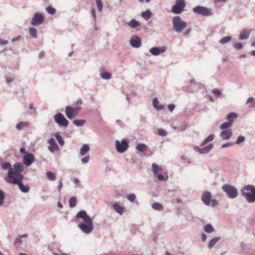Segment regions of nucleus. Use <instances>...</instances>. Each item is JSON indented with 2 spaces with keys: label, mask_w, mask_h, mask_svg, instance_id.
<instances>
[{
  "label": "nucleus",
  "mask_w": 255,
  "mask_h": 255,
  "mask_svg": "<svg viewBox=\"0 0 255 255\" xmlns=\"http://www.w3.org/2000/svg\"><path fill=\"white\" fill-rule=\"evenodd\" d=\"M29 32L30 35L33 37H37V30L33 27H30L29 28Z\"/></svg>",
  "instance_id": "obj_36"
},
{
  "label": "nucleus",
  "mask_w": 255,
  "mask_h": 255,
  "mask_svg": "<svg viewBox=\"0 0 255 255\" xmlns=\"http://www.w3.org/2000/svg\"><path fill=\"white\" fill-rule=\"evenodd\" d=\"M77 203V199L75 197H71L69 200V206L71 208L75 206Z\"/></svg>",
  "instance_id": "obj_33"
},
{
  "label": "nucleus",
  "mask_w": 255,
  "mask_h": 255,
  "mask_svg": "<svg viewBox=\"0 0 255 255\" xmlns=\"http://www.w3.org/2000/svg\"><path fill=\"white\" fill-rule=\"evenodd\" d=\"M220 240V237H216V238H214L213 239H212L209 243V245H208L209 248L211 249L215 245V244L217 242H218Z\"/></svg>",
  "instance_id": "obj_26"
},
{
  "label": "nucleus",
  "mask_w": 255,
  "mask_h": 255,
  "mask_svg": "<svg viewBox=\"0 0 255 255\" xmlns=\"http://www.w3.org/2000/svg\"><path fill=\"white\" fill-rule=\"evenodd\" d=\"M29 124L27 122H21L17 124L16 128L18 130H21L25 128L28 127Z\"/></svg>",
  "instance_id": "obj_23"
},
{
  "label": "nucleus",
  "mask_w": 255,
  "mask_h": 255,
  "mask_svg": "<svg viewBox=\"0 0 255 255\" xmlns=\"http://www.w3.org/2000/svg\"><path fill=\"white\" fill-rule=\"evenodd\" d=\"M27 236V234H24V235L19 236V238H24V237H26Z\"/></svg>",
  "instance_id": "obj_59"
},
{
  "label": "nucleus",
  "mask_w": 255,
  "mask_h": 255,
  "mask_svg": "<svg viewBox=\"0 0 255 255\" xmlns=\"http://www.w3.org/2000/svg\"><path fill=\"white\" fill-rule=\"evenodd\" d=\"M46 175L48 179L51 180H54L56 178L55 174L51 172H47Z\"/></svg>",
  "instance_id": "obj_39"
},
{
  "label": "nucleus",
  "mask_w": 255,
  "mask_h": 255,
  "mask_svg": "<svg viewBox=\"0 0 255 255\" xmlns=\"http://www.w3.org/2000/svg\"><path fill=\"white\" fill-rule=\"evenodd\" d=\"M152 207L153 209L156 210L160 211L163 209V206L162 204L159 203H154L152 204Z\"/></svg>",
  "instance_id": "obj_28"
},
{
  "label": "nucleus",
  "mask_w": 255,
  "mask_h": 255,
  "mask_svg": "<svg viewBox=\"0 0 255 255\" xmlns=\"http://www.w3.org/2000/svg\"><path fill=\"white\" fill-rule=\"evenodd\" d=\"M113 206L115 210L117 212L119 213L120 215H122L123 213L124 208L121 206H120L119 204H118V203H115L113 204Z\"/></svg>",
  "instance_id": "obj_22"
},
{
  "label": "nucleus",
  "mask_w": 255,
  "mask_h": 255,
  "mask_svg": "<svg viewBox=\"0 0 255 255\" xmlns=\"http://www.w3.org/2000/svg\"><path fill=\"white\" fill-rule=\"evenodd\" d=\"M238 117V115L237 114L235 113H232L230 114L228 116V120L229 121L228 122H231V124H232V122L233 120L236 118Z\"/></svg>",
  "instance_id": "obj_29"
},
{
  "label": "nucleus",
  "mask_w": 255,
  "mask_h": 255,
  "mask_svg": "<svg viewBox=\"0 0 255 255\" xmlns=\"http://www.w3.org/2000/svg\"><path fill=\"white\" fill-rule=\"evenodd\" d=\"M7 43V40H0V44L5 45V44H6Z\"/></svg>",
  "instance_id": "obj_54"
},
{
  "label": "nucleus",
  "mask_w": 255,
  "mask_h": 255,
  "mask_svg": "<svg viewBox=\"0 0 255 255\" xmlns=\"http://www.w3.org/2000/svg\"><path fill=\"white\" fill-rule=\"evenodd\" d=\"M247 103L254 104V99L253 98H249L247 102Z\"/></svg>",
  "instance_id": "obj_52"
},
{
  "label": "nucleus",
  "mask_w": 255,
  "mask_h": 255,
  "mask_svg": "<svg viewBox=\"0 0 255 255\" xmlns=\"http://www.w3.org/2000/svg\"><path fill=\"white\" fill-rule=\"evenodd\" d=\"M46 11L51 14H53L55 13V9L51 6H48L46 8Z\"/></svg>",
  "instance_id": "obj_42"
},
{
  "label": "nucleus",
  "mask_w": 255,
  "mask_h": 255,
  "mask_svg": "<svg viewBox=\"0 0 255 255\" xmlns=\"http://www.w3.org/2000/svg\"><path fill=\"white\" fill-rule=\"evenodd\" d=\"M211 193L210 192H205L202 196V201L207 206L213 207L217 205L218 201L215 199H211Z\"/></svg>",
  "instance_id": "obj_7"
},
{
  "label": "nucleus",
  "mask_w": 255,
  "mask_h": 255,
  "mask_svg": "<svg viewBox=\"0 0 255 255\" xmlns=\"http://www.w3.org/2000/svg\"><path fill=\"white\" fill-rule=\"evenodd\" d=\"M136 148L140 152H143L147 150V146L143 143H139L136 145Z\"/></svg>",
  "instance_id": "obj_25"
},
{
  "label": "nucleus",
  "mask_w": 255,
  "mask_h": 255,
  "mask_svg": "<svg viewBox=\"0 0 255 255\" xmlns=\"http://www.w3.org/2000/svg\"><path fill=\"white\" fill-rule=\"evenodd\" d=\"M152 171L154 175H157V174H159V173H161L162 171V167L159 166L155 163H153L152 164Z\"/></svg>",
  "instance_id": "obj_20"
},
{
  "label": "nucleus",
  "mask_w": 255,
  "mask_h": 255,
  "mask_svg": "<svg viewBox=\"0 0 255 255\" xmlns=\"http://www.w3.org/2000/svg\"><path fill=\"white\" fill-rule=\"evenodd\" d=\"M251 31L248 30V29H244L243 30L239 35V38L240 39L243 40V39H247L250 35Z\"/></svg>",
  "instance_id": "obj_19"
},
{
  "label": "nucleus",
  "mask_w": 255,
  "mask_h": 255,
  "mask_svg": "<svg viewBox=\"0 0 255 255\" xmlns=\"http://www.w3.org/2000/svg\"><path fill=\"white\" fill-rule=\"evenodd\" d=\"M166 48L165 47L160 48L154 47L150 49V52L153 55L156 56L159 55L160 53L164 52Z\"/></svg>",
  "instance_id": "obj_15"
},
{
  "label": "nucleus",
  "mask_w": 255,
  "mask_h": 255,
  "mask_svg": "<svg viewBox=\"0 0 255 255\" xmlns=\"http://www.w3.org/2000/svg\"><path fill=\"white\" fill-rule=\"evenodd\" d=\"M231 145V143H225V144H224L222 145L221 147L222 148H225V147H228V146H229Z\"/></svg>",
  "instance_id": "obj_55"
},
{
  "label": "nucleus",
  "mask_w": 255,
  "mask_h": 255,
  "mask_svg": "<svg viewBox=\"0 0 255 255\" xmlns=\"http://www.w3.org/2000/svg\"><path fill=\"white\" fill-rule=\"evenodd\" d=\"M173 30L177 32H181L187 27V23L182 21L180 17L176 16L173 17L172 21Z\"/></svg>",
  "instance_id": "obj_4"
},
{
  "label": "nucleus",
  "mask_w": 255,
  "mask_h": 255,
  "mask_svg": "<svg viewBox=\"0 0 255 255\" xmlns=\"http://www.w3.org/2000/svg\"><path fill=\"white\" fill-rule=\"evenodd\" d=\"M193 10L194 12L203 16L211 15L212 14L211 9L202 6H196Z\"/></svg>",
  "instance_id": "obj_10"
},
{
  "label": "nucleus",
  "mask_w": 255,
  "mask_h": 255,
  "mask_svg": "<svg viewBox=\"0 0 255 255\" xmlns=\"http://www.w3.org/2000/svg\"><path fill=\"white\" fill-rule=\"evenodd\" d=\"M231 125V122H225L220 126V128L222 130L228 129Z\"/></svg>",
  "instance_id": "obj_30"
},
{
  "label": "nucleus",
  "mask_w": 255,
  "mask_h": 255,
  "mask_svg": "<svg viewBox=\"0 0 255 255\" xmlns=\"http://www.w3.org/2000/svg\"><path fill=\"white\" fill-rule=\"evenodd\" d=\"M158 178V179L159 180H164V177L161 175V174H157V175H156Z\"/></svg>",
  "instance_id": "obj_53"
},
{
  "label": "nucleus",
  "mask_w": 255,
  "mask_h": 255,
  "mask_svg": "<svg viewBox=\"0 0 255 255\" xmlns=\"http://www.w3.org/2000/svg\"><path fill=\"white\" fill-rule=\"evenodd\" d=\"M43 21L44 18L43 15L40 13L36 12L34 14L31 24L32 25H38L43 23Z\"/></svg>",
  "instance_id": "obj_12"
},
{
  "label": "nucleus",
  "mask_w": 255,
  "mask_h": 255,
  "mask_svg": "<svg viewBox=\"0 0 255 255\" xmlns=\"http://www.w3.org/2000/svg\"><path fill=\"white\" fill-rule=\"evenodd\" d=\"M151 15V12L149 10H146L141 13V16L146 19H149Z\"/></svg>",
  "instance_id": "obj_32"
},
{
  "label": "nucleus",
  "mask_w": 255,
  "mask_h": 255,
  "mask_svg": "<svg viewBox=\"0 0 255 255\" xmlns=\"http://www.w3.org/2000/svg\"><path fill=\"white\" fill-rule=\"evenodd\" d=\"M76 218H81L84 220V223H81L78 225V227L83 232L86 234L92 232L93 230L92 219L87 215L86 211H81L78 212L76 215Z\"/></svg>",
  "instance_id": "obj_2"
},
{
  "label": "nucleus",
  "mask_w": 255,
  "mask_h": 255,
  "mask_svg": "<svg viewBox=\"0 0 255 255\" xmlns=\"http://www.w3.org/2000/svg\"><path fill=\"white\" fill-rule=\"evenodd\" d=\"M168 108L170 112H172L175 108V106L173 104H170L168 105Z\"/></svg>",
  "instance_id": "obj_51"
},
{
  "label": "nucleus",
  "mask_w": 255,
  "mask_h": 255,
  "mask_svg": "<svg viewBox=\"0 0 255 255\" xmlns=\"http://www.w3.org/2000/svg\"><path fill=\"white\" fill-rule=\"evenodd\" d=\"M128 25L132 28H135L139 26V23L135 19H131L128 23Z\"/></svg>",
  "instance_id": "obj_27"
},
{
  "label": "nucleus",
  "mask_w": 255,
  "mask_h": 255,
  "mask_svg": "<svg viewBox=\"0 0 255 255\" xmlns=\"http://www.w3.org/2000/svg\"><path fill=\"white\" fill-rule=\"evenodd\" d=\"M12 81V80L11 79H9V78H7L6 79V81L7 83H9L11 81Z\"/></svg>",
  "instance_id": "obj_64"
},
{
  "label": "nucleus",
  "mask_w": 255,
  "mask_h": 255,
  "mask_svg": "<svg viewBox=\"0 0 255 255\" xmlns=\"http://www.w3.org/2000/svg\"><path fill=\"white\" fill-rule=\"evenodd\" d=\"M214 135L213 134L210 135L203 142L202 146L208 142L212 141L214 139Z\"/></svg>",
  "instance_id": "obj_38"
},
{
  "label": "nucleus",
  "mask_w": 255,
  "mask_h": 255,
  "mask_svg": "<svg viewBox=\"0 0 255 255\" xmlns=\"http://www.w3.org/2000/svg\"><path fill=\"white\" fill-rule=\"evenodd\" d=\"M213 145L212 144H210L206 147L202 148L197 146L194 147V149L201 154H204L208 152L213 148Z\"/></svg>",
  "instance_id": "obj_14"
},
{
  "label": "nucleus",
  "mask_w": 255,
  "mask_h": 255,
  "mask_svg": "<svg viewBox=\"0 0 255 255\" xmlns=\"http://www.w3.org/2000/svg\"><path fill=\"white\" fill-rule=\"evenodd\" d=\"M130 44L133 47L138 48L141 46V40L138 37L135 39H132L130 40Z\"/></svg>",
  "instance_id": "obj_18"
},
{
  "label": "nucleus",
  "mask_w": 255,
  "mask_h": 255,
  "mask_svg": "<svg viewBox=\"0 0 255 255\" xmlns=\"http://www.w3.org/2000/svg\"><path fill=\"white\" fill-rule=\"evenodd\" d=\"M153 106L154 108L157 110H161L164 108L162 105L160 104L156 98L153 99Z\"/></svg>",
  "instance_id": "obj_21"
},
{
  "label": "nucleus",
  "mask_w": 255,
  "mask_h": 255,
  "mask_svg": "<svg viewBox=\"0 0 255 255\" xmlns=\"http://www.w3.org/2000/svg\"><path fill=\"white\" fill-rule=\"evenodd\" d=\"M44 55V52H41L40 54H39V57L41 58H42V57H43Z\"/></svg>",
  "instance_id": "obj_60"
},
{
  "label": "nucleus",
  "mask_w": 255,
  "mask_h": 255,
  "mask_svg": "<svg viewBox=\"0 0 255 255\" xmlns=\"http://www.w3.org/2000/svg\"><path fill=\"white\" fill-rule=\"evenodd\" d=\"M222 190L226 193L228 197L230 198H235L238 194L237 189L230 184H225L222 187Z\"/></svg>",
  "instance_id": "obj_5"
},
{
  "label": "nucleus",
  "mask_w": 255,
  "mask_h": 255,
  "mask_svg": "<svg viewBox=\"0 0 255 255\" xmlns=\"http://www.w3.org/2000/svg\"><path fill=\"white\" fill-rule=\"evenodd\" d=\"M207 239V236L205 234L202 235V239L203 242H205Z\"/></svg>",
  "instance_id": "obj_56"
},
{
  "label": "nucleus",
  "mask_w": 255,
  "mask_h": 255,
  "mask_svg": "<svg viewBox=\"0 0 255 255\" xmlns=\"http://www.w3.org/2000/svg\"><path fill=\"white\" fill-rule=\"evenodd\" d=\"M128 199L130 202H133L135 199V195L134 194H130L127 197Z\"/></svg>",
  "instance_id": "obj_43"
},
{
  "label": "nucleus",
  "mask_w": 255,
  "mask_h": 255,
  "mask_svg": "<svg viewBox=\"0 0 255 255\" xmlns=\"http://www.w3.org/2000/svg\"><path fill=\"white\" fill-rule=\"evenodd\" d=\"M56 137L59 144L61 145H63L64 143V140H63L62 138L61 137V136L60 135L57 134L56 135Z\"/></svg>",
  "instance_id": "obj_44"
},
{
  "label": "nucleus",
  "mask_w": 255,
  "mask_h": 255,
  "mask_svg": "<svg viewBox=\"0 0 255 255\" xmlns=\"http://www.w3.org/2000/svg\"><path fill=\"white\" fill-rule=\"evenodd\" d=\"M4 193L0 190V206H1L4 202Z\"/></svg>",
  "instance_id": "obj_40"
},
{
  "label": "nucleus",
  "mask_w": 255,
  "mask_h": 255,
  "mask_svg": "<svg viewBox=\"0 0 255 255\" xmlns=\"http://www.w3.org/2000/svg\"><path fill=\"white\" fill-rule=\"evenodd\" d=\"M81 110L80 107L73 108L68 106L65 107V115L69 119L72 120L78 115Z\"/></svg>",
  "instance_id": "obj_6"
},
{
  "label": "nucleus",
  "mask_w": 255,
  "mask_h": 255,
  "mask_svg": "<svg viewBox=\"0 0 255 255\" xmlns=\"http://www.w3.org/2000/svg\"><path fill=\"white\" fill-rule=\"evenodd\" d=\"M213 93L217 96H220L221 94V91H219L218 89H214L213 91Z\"/></svg>",
  "instance_id": "obj_48"
},
{
  "label": "nucleus",
  "mask_w": 255,
  "mask_h": 255,
  "mask_svg": "<svg viewBox=\"0 0 255 255\" xmlns=\"http://www.w3.org/2000/svg\"><path fill=\"white\" fill-rule=\"evenodd\" d=\"M231 40V37L230 36H226L221 39L220 42L222 44H224L228 42H229Z\"/></svg>",
  "instance_id": "obj_35"
},
{
  "label": "nucleus",
  "mask_w": 255,
  "mask_h": 255,
  "mask_svg": "<svg viewBox=\"0 0 255 255\" xmlns=\"http://www.w3.org/2000/svg\"><path fill=\"white\" fill-rule=\"evenodd\" d=\"M101 76L104 79H110L111 78V74L108 72H104L101 74Z\"/></svg>",
  "instance_id": "obj_37"
},
{
  "label": "nucleus",
  "mask_w": 255,
  "mask_h": 255,
  "mask_svg": "<svg viewBox=\"0 0 255 255\" xmlns=\"http://www.w3.org/2000/svg\"><path fill=\"white\" fill-rule=\"evenodd\" d=\"M62 186V183L61 182H60L59 185V189H60Z\"/></svg>",
  "instance_id": "obj_62"
},
{
  "label": "nucleus",
  "mask_w": 255,
  "mask_h": 255,
  "mask_svg": "<svg viewBox=\"0 0 255 255\" xmlns=\"http://www.w3.org/2000/svg\"><path fill=\"white\" fill-rule=\"evenodd\" d=\"M116 146L117 151L120 153H123L127 150L128 147V143L126 139H123L121 142L117 140Z\"/></svg>",
  "instance_id": "obj_11"
},
{
  "label": "nucleus",
  "mask_w": 255,
  "mask_h": 255,
  "mask_svg": "<svg viewBox=\"0 0 255 255\" xmlns=\"http://www.w3.org/2000/svg\"><path fill=\"white\" fill-rule=\"evenodd\" d=\"M245 140V138L244 136H240L238 138L237 140L236 141V143L237 144H240L241 142L244 141Z\"/></svg>",
  "instance_id": "obj_46"
},
{
  "label": "nucleus",
  "mask_w": 255,
  "mask_h": 255,
  "mask_svg": "<svg viewBox=\"0 0 255 255\" xmlns=\"http://www.w3.org/2000/svg\"><path fill=\"white\" fill-rule=\"evenodd\" d=\"M29 109H33V106L32 104H30L29 105Z\"/></svg>",
  "instance_id": "obj_63"
},
{
  "label": "nucleus",
  "mask_w": 255,
  "mask_h": 255,
  "mask_svg": "<svg viewBox=\"0 0 255 255\" xmlns=\"http://www.w3.org/2000/svg\"><path fill=\"white\" fill-rule=\"evenodd\" d=\"M185 7V2L184 0H176L175 4L172 7L171 11L175 14L181 13Z\"/></svg>",
  "instance_id": "obj_8"
},
{
  "label": "nucleus",
  "mask_w": 255,
  "mask_h": 255,
  "mask_svg": "<svg viewBox=\"0 0 255 255\" xmlns=\"http://www.w3.org/2000/svg\"><path fill=\"white\" fill-rule=\"evenodd\" d=\"M190 31H191V29H189L187 30V31L185 33V35H187V34H188L190 32Z\"/></svg>",
  "instance_id": "obj_58"
},
{
  "label": "nucleus",
  "mask_w": 255,
  "mask_h": 255,
  "mask_svg": "<svg viewBox=\"0 0 255 255\" xmlns=\"http://www.w3.org/2000/svg\"><path fill=\"white\" fill-rule=\"evenodd\" d=\"M242 194L249 202H255V187L254 186H245L242 190Z\"/></svg>",
  "instance_id": "obj_3"
},
{
  "label": "nucleus",
  "mask_w": 255,
  "mask_h": 255,
  "mask_svg": "<svg viewBox=\"0 0 255 255\" xmlns=\"http://www.w3.org/2000/svg\"><path fill=\"white\" fill-rule=\"evenodd\" d=\"M54 121L60 127H67L69 122L65 117L61 113H58L54 116Z\"/></svg>",
  "instance_id": "obj_9"
},
{
  "label": "nucleus",
  "mask_w": 255,
  "mask_h": 255,
  "mask_svg": "<svg viewBox=\"0 0 255 255\" xmlns=\"http://www.w3.org/2000/svg\"><path fill=\"white\" fill-rule=\"evenodd\" d=\"M89 160V156H86L85 157H83L82 159V161L83 163H87Z\"/></svg>",
  "instance_id": "obj_50"
},
{
  "label": "nucleus",
  "mask_w": 255,
  "mask_h": 255,
  "mask_svg": "<svg viewBox=\"0 0 255 255\" xmlns=\"http://www.w3.org/2000/svg\"><path fill=\"white\" fill-rule=\"evenodd\" d=\"M232 135V131L231 129L224 130L220 134L221 137L224 139H228Z\"/></svg>",
  "instance_id": "obj_17"
},
{
  "label": "nucleus",
  "mask_w": 255,
  "mask_h": 255,
  "mask_svg": "<svg viewBox=\"0 0 255 255\" xmlns=\"http://www.w3.org/2000/svg\"><path fill=\"white\" fill-rule=\"evenodd\" d=\"M23 170V167L21 163L15 164L12 168L9 169L7 173L8 178L6 181L9 183L17 184L21 191L27 193L29 191V187L28 185H24L22 183L23 177L21 172Z\"/></svg>",
  "instance_id": "obj_1"
},
{
  "label": "nucleus",
  "mask_w": 255,
  "mask_h": 255,
  "mask_svg": "<svg viewBox=\"0 0 255 255\" xmlns=\"http://www.w3.org/2000/svg\"><path fill=\"white\" fill-rule=\"evenodd\" d=\"M74 182L76 183V184H78L79 182V180L77 179H74Z\"/></svg>",
  "instance_id": "obj_61"
},
{
  "label": "nucleus",
  "mask_w": 255,
  "mask_h": 255,
  "mask_svg": "<svg viewBox=\"0 0 255 255\" xmlns=\"http://www.w3.org/2000/svg\"><path fill=\"white\" fill-rule=\"evenodd\" d=\"M158 133L161 136H165L166 135V132L163 129H158Z\"/></svg>",
  "instance_id": "obj_47"
},
{
  "label": "nucleus",
  "mask_w": 255,
  "mask_h": 255,
  "mask_svg": "<svg viewBox=\"0 0 255 255\" xmlns=\"http://www.w3.org/2000/svg\"><path fill=\"white\" fill-rule=\"evenodd\" d=\"M34 160V156L32 153H26L23 157V163L27 166L30 165Z\"/></svg>",
  "instance_id": "obj_13"
},
{
  "label": "nucleus",
  "mask_w": 255,
  "mask_h": 255,
  "mask_svg": "<svg viewBox=\"0 0 255 255\" xmlns=\"http://www.w3.org/2000/svg\"><path fill=\"white\" fill-rule=\"evenodd\" d=\"M48 143L50 144V146L48 147V149L50 151L54 152V151L58 149V146L53 138L49 139Z\"/></svg>",
  "instance_id": "obj_16"
},
{
  "label": "nucleus",
  "mask_w": 255,
  "mask_h": 255,
  "mask_svg": "<svg viewBox=\"0 0 255 255\" xmlns=\"http://www.w3.org/2000/svg\"><path fill=\"white\" fill-rule=\"evenodd\" d=\"M234 47L237 49H239L242 48V44L241 43H236L234 45Z\"/></svg>",
  "instance_id": "obj_49"
},
{
  "label": "nucleus",
  "mask_w": 255,
  "mask_h": 255,
  "mask_svg": "<svg viewBox=\"0 0 255 255\" xmlns=\"http://www.w3.org/2000/svg\"><path fill=\"white\" fill-rule=\"evenodd\" d=\"M89 146L88 144H84L80 150V153L83 156L86 154L89 150Z\"/></svg>",
  "instance_id": "obj_24"
},
{
  "label": "nucleus",
  "mask_w": 255,
  "mask_h": 255,
  "mask_svg": "<svg viewBox=\"0 0 255 255\" xmlns=\"http://www.w3.org/2000/svg\"><path fill=\"white\" fill-rule=\"evenodd\" d=\"M73 123L76 126L80 127L82 126L85 123V121L84 120H75Z\"/></svg>",
  "instance_id": "obj_31"
},
{
  "label": "nucleus",
  "mask_w": 255,
  "mask_h": 255,
  "mask_svg": "<svg viewBox=\"0 0 255 255\" xmlns=\"http://www.w3.org/2000/svg\"><path fill=\"white\" fill-rule=\"evenodd\" d=\"M20 152L22 153H25L26 152V150L24 148H21L20 149Z\"/></svg>",
  "instance_id": "obj_57"
},
{
  "label": "nucleus",
  "mask_w": 255,
  "mask_h": 255,
  "mask_svg": "<svg viewBox=\"0 0 255 255\" xmlns=\"http://www.w3.org/2000/svg\"><path fill=\"white\" fill-rule=\"evenodd\" d=\"M1 167L3 169H7L10 167V164L9 162H5L1 164Z\"/></svg>",
  "instance_id": "obj_45"
},
{
  "label": "nucleus",
  "mask_w": 255,
  "mask_h": 255,
  "mask_svg": "<svg viewBox=\"0 0 255 255\" xmlns=\"http://www.w3.org/2000/svg\"><path fill=\"white\" fill-rule=\"evenodd\" d=\"M96 3L98 10L101 11L103 8V4L101 0H96Z\"/></svg>",
  "instance_id": "obj_41"
},
{
  "label": "nucleus",
  "mask_w": 255,
  "mask_h": 255,
  "mask_svg": "<svg viewBox=\"0 0 255 255\" xmlns=\"http://www.w3.org/2000/svg\"><path fill=\"white\" fill-rule=\"evenodd\" d=\"M204 230L207 233H211L214 231V228L211 224H207L205 226Z\"/></svg>",
  "instance_id": "obj_34"
}]
</instances>
